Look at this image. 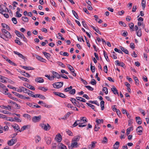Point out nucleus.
Here are the masks:
<instances>
[{
	"label": "nucleus",
	"instance_id": "1",
	"mask_svg": "<svg viewBox=\"0 0 149 149\" xmlns=\"http://www.w3.org/2000/svg\"><path fill=\"white\" fill-rule=\"evenodd\" d=\"M1 31L3 35H1V38L5 40L6 41H8V39H10L12 37L10 33L7 30L4 29H2Z\"/></svg>",
	"mask_w": 149,
	"mask_h": 149
},
{
	"label": "nucleus",
	"instance_id": "2",
	"mask_svg": "<svg viewBox=\"0 0 149 149\" xmlns=\"http://www.w3.org/2000/svg\"><path fill=\"white\" fill-rule=\"evenodd\" d=\"M63 82H57L54 83L53 84L54 87L56 88H61L63 85Z\"/></svg>",
	"mask_w": 149,
	"mask_h": 149
},
{
	"label": "nucleus",
	"instance_id": "3",
	"mask_svg": "<svg viewBox=\"0 0 149 149\" xmlns=\"http://www.w3.org/2000/svg\"><path fill=\"white\" fill-rule=\"evenodd\" d=\"M41 118V116L40 115L38 116H34L32 117V120L34 123H36L39 121Z\"/></svg>",
	"mask_w": 149,
	"mask_h": 149
},
{
	"label": "nucleus",
	"instance_id": "4",
	"mask_svg": "<svg viewBox=\"0 0 149 149\" xmlns=\"http://www.w3.org/2000/svg\"><path fill=\"white\" fill-rule=\"evenodd\" d=\"M17 141V139H12L8 141V144L9 146H12L16 143Z\"/></svg>",
	"mask_w": 149,
	"mask_h": 149
},
{
	"label": "nucleus",
	"instance_id": "5",
	"mask_svg": "<svg viewBox=\"0 0 149 149\" xmlns=\"http://www.w3.org/2000/svg\"><path fill=\"white\" fill-rule=\"evenodd\" d=\"M53 93L54 95L62 98H65L66 97V95H64V94L63 93H61L59 92H53Z\"/></svg>",
	"mask_w": 149,
	"mask_h": 149
},
{
	"label": "nucleus",
	"instance_id": "6",
	"mask_svg": "<svg viewBox=\"0 0 149 149\" xmlns=\"http://www.w3.org/2000/svg\"><path fill=\"white\" fill-rule=\"evenodd\" d=\"M41 126L42 128L45 130H48L51 128L48 124H47V125L45 124H42Z\"/></svg>",
	"mask_w": 149,
	"mask_h": 149
},
{
	"label": "nucleus",
	"instance_id": "7",
	"mask_svg": "<svg viewBox=\"0 0 149 149\" xmlns=\"http://www.w3.org/2000/svg\"><path fill=\"white\" fill-rule=\"evenodd\" d=\"M55 140L58 142H60L62 140V136L60 134H58L55 138Z\"/></svg>",
	"mask_w": 149,
	"mask_h": 149
},
{
	"label": "nucleus",
	"instance_id": "8",
	"mask_svg": "<svg viewBox=\"0 0 149 149\" xmlns=\"http://www.w3.org/2000/svg\"><path fill=\"white\" fill-rule=\"evenodd\" d=\"M77 143V142L74 141L72 142V141L71 145L70 146H69V148L72 149L73 148H77L78 146Z\"/></svg>",
	"mask_w": 149,
	"mask_h": 149
},
{
	"label": "nucleus",
	"instance_id": "9",
	"mask_svg": "<svg viewBox=\"0 0 149 149\" xmlns=\"http://www.w3.org/2000/svg\"><path fill=\"white\" fill-rule=\"evenodd\" d=\"M70 100L74 105L79 107H80V106H78V104H79V103L77 101L76 99L71 98H70Z\"/></svg>",
	"mask_w": 149,
	"mask_h": 149
},
{
	"label": "nucleus",
	"instance_id": "10",
	"mask_svg": "<svg viewBox=\"0 0 149 149\" xmlns=\"http://www.w3.org/2000/svg\"><path fill=\"white\" fill-rule=\"evenodd\" d=\"M52 73L53 75V77H54V78L55 77L57 78V79L61 78V75H60L58 73L54 71H53Z\"/></svg>",
	"mask_w": 149,
	"mask_h": 149
},
{
	"label": "nucleus",
	"instance_id": "11",
	"mask_svg": "<svg viewBox=\"0 0 149 149\" xmlns=\"http://www.w3.org/2000/svg\"><path fill=\"white\" fill-rule=\"evenodd\" d=\"M24 86L27 88L32 90L34 91L35 89V88L34 86L28 84L26 83L25 85H24Z\"/></svg>",
	"mask_w": 149,
	"mask_h": 149
},
{
	"label": "nucleus",
	"instance_id": "12",
	"mask_svg": "<svg viewBox=\"0 0 149 149\" xmlns=\"http://www.w3.org/2000/svg\"><path fill=\"white\" fill-rule=\"evenodd\" d=\"M97 143L96 141H92L91 143V144L89 145L88 146V148L90 149H93L94 148L95 146V144Z\"/></svg>",
	"mask_w": 149,
	"mask_h": 149
},
{
	"label": "nucleus",
	"instance_id": "13",
	"mask_svg": "<svg viewBox=\"0 0 149 149\" xmlns=\"http://www.w3.org/2000/svg\"><path fill=\"white\" fill-rule=\"evenodd\" d=\"M34 97H39L41 99L43 100H44L46 99L45 97L44 96L39 94H37L35 95Z\"/></svg>",
	"mask_w": 149,
	"mask_h": 149
},
{
	"label": "nucleus",
	"instance_id": "14",
	"mask_svg": "<svg viewBox=\"0 0 149 149\" xmlns=\"http://www.w3.org/2000/svg\"><path fill=\"white\" fill-rule=\"evenodd\" d=\"M80 138V135H78L77 136H75L72 139V142L73 141L74 142L78 141Z\"/></svg>",
	"mask_w": 149,
	"mask_h": 149
},
{
	"label": "nucleus",
	"instance_id": "15",
	"mask_svg": "<svg viewBox=\"0 0 149 149\" xmlns=\"http://www.w3.org/2000/svg\"><path fill=\"white\" fill-rule=\"evenodd\" d=\"M111 90L114 94H117L119 95L118 91L114 86H113V87L111 88Z\"/></svg>",
	"mask_w": 149,
	"mask_h": 149
},
{
	"label": "nucleus",
	"instance_id": "16",
	"mask_svg": "<svg viewBox=\"0 0 149 149\" xmlns=\"http://www.w3.org/2000/svg\"><path fill=\"white\" fill-rule=\"evenodd\" d=\"M35 57L39 61L42 62H45V61H46L45 59H44L41 56L37 55L35 54Z\"/></svg>",
	"mask_w": 149,
	"mask_h": 149
},
{
	"label": "nucleus",
	"instance_id": "17",
	"mask_svg": "<svg viewBox=\"0 0 149 149\" xmlns=\"http://www.w3.org/2000/svg\"><path fill=\"white\" fill-rule=\"evenodd\" d=\"M35 81L38 83H43L44 81L43 79L41 77L36 78L35 79Z\"/></svg>",
	"mask_w": 149,
	"mask_h": 149
},
{
	"label": "nucleus",
	"instance_id": "18",
	"mask_svg": "<svg viewBox=\"0 0 149 149\" xmlns=\"http://www.w3.org/2000/svg\"><path fill=\"white\" fill-rule=\"evenodd\" d=\"M7 78L2 76L0 79V81L3 83H6L7 82Z\"/></svg>",
	"mask_w": 149,
	"mask_h": 149
},
{
	"label": "nucleus",
	"instance_id": "19",
	"mask_svg": "<svg viewBox=\"0 0 149 149\" xmlns=\"http://www.w3.org/2000/svg\"><path fill=\"white\" fill-rule=\"evenodd\" d=\"M3 109H5L6 110H10L11 109V107L9 105H8L7 106H5L3 105L0 106Z\"/></svg>",
	"mask_w": 149,
	"mask_h": 149
},
{
	"label": "nucleus",
	"instance_id": "20",
	"mask_svg": "<svg viewBox=\"0 0 149 149\" xmlns=\"http://www.w3.org/2000/svg\"><path fill=\"white\" fill-rule=\"evenodd\" d=\"M143 129L141 126H140L138 127L136 129L137 133H141L142 132Z\"/></svg>",
	"mask_w": 149,
	"mask_h": 149
},
{
	"label": "nucleus",
	"instance_id": "21",
	"mask_svg": "<svg viewBox=\"0 0 149 149\" xmlns=\"http://www.w3.org/2000/svg\"><path fill=\"white\" fill-rule=\"evenodd\" d=\"M21 67L23 69L28 70H34V68L29 66H22Z\"/></svg>",
	"mask_w": 149,
	"mask_h": 149
},
{
	"label": "nucleus",
	"instance_id": "22",
	"mask_svg": "<svg viewBox=\"0 0 149 149\" xmlns=\"http://www.w3.org/2000/svg\"><path fill=\"white\" fill-rule=\"evenodd\" d=\"M120 48L123 52L127 54H128L129 52L127 49H125L124 47L121 46H120Z\"/></svg>",
	"mask_w": 149,
	"mask_h": 149
},
{
	"label": "nucleus",
	"instance_id": "23",
	"mask_svg": "<svg viewBox=\"0 0 149 149\" xmlns=\"http://www.w3.org/2000/svg\"><path fill=\"white\" fill-rule=\"evenodd\" d=\"M120 146V143L118 141H116L113 145L114 149H118Z\"/></svg>",
	"mask_w": 149,
	"mask_h": 149
},
{
	"label": "nucleus",
	"instance_id": "24",
	"mask_svg": "<svg viewBox=\"0 0 149 149\" xmlns=\"http://www.w3.org/2000/svg\"><path fill=\"white\" fill-rule=\"evenodd\" d=\"M76 99L77 100L85 102H86V100L84 98L81 97H76Z\"/></svg>",
	"mask_w": 149,
	"mask_h": 149
},
{
	"label": "nucleus",
	"instance_id": "25",
	"mask_svg": "<svg viewBox=\"0 0 149 149\" xmlns=\"http://www.w3.org/2000/svg\"><path fill=\"white\" fill-rule=\"evenodd\" d=\"M1 26L3 28H6L7 30L8 31H9L10 30L9 27L5 23H2Z\"/></svg>",
	"mask_w": 149,
	"mask_h": 149
},
{
	"label": "nucleus",
	"instance_id": "26",
	"mask_svg": "<svg viewBox=\"0 0 149 149\" xmlns=\"http://www.w3.org/2000/svg\"><path fill=\"white\" fill-rule=\"evenodd\" d=\"M11 103L15 105V108L17 109H19L20 108V106L19 104H17L15 102H13L11 101L10 102Z\"/></svg>",
	"mask_w": 149,
	"mask_h": 149
},
{
	"label": "nucleus",
	"instance_id": "27",
	"mask_svg": "<svg viewBox=\"0 0 149 149\" xmlns=\"http://www.w3.org/2000/svg\"><path fill=\"white\" fill-rule=\"evenodd\" d=\"M72 89V86H70L69 87H67L65 88L64 89V91L65 92H70Z\"/></svg>",
	"mask_w": 149,
	"mask_h": 149
},
{
	"label": "nucleus",
	"instance_id": "28",
	"mask_svg": "<svg viewBox=\"0 0 149 149\" xmlns=\"http://www.w3.org/2000/svg\"><path fill=\"white\" fill-rule=\"evenodd\" d=\"M19 39L18 38H16V39L15 40V42L19 45H22V43L19 40Z\"/></svg>",
	"mask_w": 149,
	"mask_h": 149
},
{
	"label": "nucleus",
	"instance_id": "29",
	"mask_svg": "<svg viewBox=\"0 0 149 149\" xmlns=\"http://www.w3.org/2000/svg\"><path fill=\"white\" fill-rule=\"evenodd\" d=\"M12 127L15 129H16L19 131L20 130V128L18 125L17 124H15L14 125H12Z\"/></svg>",
	"mask_w": 149,
	"mask_h": 149
},
{
	"label": "nucleus",
	"instance_id": "30",
	"mask_svg": "<svg viewBox=\"0 0 149 149\" xmlns=\"http://www.w3.org/2000/svg\"><path fill=\"white\" fill-rule=\"evenodd\" d=\"M18 77L20 79H22V80H23L24 81H26V82H29V81L28 80V79H27V78L24 77H21V76H19Z\"/></svg>",
	"mask_w": 149,
	"mask_h": 149
},
{
	"label": "nucleus",
	"instance_id": "31",
	"mask_svg": "<svg viewBox=\"0 0 149 149\" xmlns=\"http://www.w3.org/2000/svg\"><path fill=\"white\" fill-rule=\"evenodd\" d=\"M141 119V118L139 117H136V121L139 124H141L142 123V121L141 120H140Z\"/></svg>",
	"mask_w": 149,
	"mask_h": 149
},
{
	"label": "nucleus",
	"instance_id": "32",
	"mask_svg": "<svg viewBox=\"0 0 149 149\" xmlns=\"http://www.w3.org/2000/svg\"><path fill=\"white\" fill-rule=\"evenodd\" d=\"M29 126V125H25L23 126L21 128V130H19V132H21L25 130Z\"/></svg>",
	"mask_w": 149,
	"mask_h": 149
},
{
	"label": "nucleus",
	"instance_id": "33",
	"mask_svg": "<svg viewBox=\"0 0 149 149\" xmlns=\"http://www.w3.org/2000/svg\"><path fill=\"white\" fill-rule=\"evenodd\" d=\"M137 35L139 37H141L142 35V33L141 29H139L137 31H136Z\"/></svg>",
	"mask_w": 149,
	"mask_h": 149
},
{
	"label": "nucleus",
	"instance_id": "34",
	"mask_svg": "<svg viewBox=\"0 0 149 149\" xmlns=\"http://www.w3.org/2000/svg\"><path fill=\"white\" fill-rule=\"evenodd\" d=\"M42 53L47 58L50 57L51 55L49 54L44 52H43Z\"/></svg>",
	"mask_w": 149,
	"mask_h": 149
},
{
	"label": "nucleus",
	"instance_id": "35",
	"mask_svg": "<svg viewBox=\"0 0 149 149\" xmlns=\"http://www.w3.org/2000/svg\"><path fill=\"white\" fill-rule=\"evenodd\" d=\"M89 103L92 104H95L97 105L98 106H99L100 105L99 103H98L97 101V100L95 101H91L90 100L88 101Z\"/></svg>",
	"mask_w": 149,
	"mask_h": 149
},
{
	"label": "nucleus",
	"instance_id": "36",
	"mask_svg": "<svg viewBox=\"0 0 149 149\" xmlns=\"http://www.w3.org/2000/svg\"><path fill=\"white\" fill-rule=\"evenodd\" d=\"M86 104L90 107L91 108L93 109L94 111H96L95 109V107L94 105H92L91 104H90L89 103L86 102Z\"/></svg>",
	"mask_w": 149,
	"mask_h": 149
},
{
	"label": "nucleus",
	"instance_id": "37",
	"mask_svg": "<svg viewBox=\"0 0 149 149\" xmlns=\"http://www.w3.org/2000/svg\"><path fill=\"white\" fill-rule=\"evenodd\" d=\"M59 147L60 149H67L66 146L62 143H60Z\"/></svg>",
	"mask_w": 149,
	"mask_h": 149
},
{
	"label": "nucleus",
	"instance_id": "38",
	"mask_svg": "<svg viewBox=\"0 0 149 149\" xmlns=\"http://www.w3.org/2000/svg\"><path fill=\"white\" fill-rule=\"evenodd\" d=\"M67 65L68 67V68L69 70H70V71L71 72H73V71L74 70V69L73 67L69 64H67Z\"/></svg>",
	"mask_w": 149,
	"mask_h": 149
},
{
	"label": "nucleus",
	"instance_id": "39",
	"mask_svg": "<svg viewBox=\"0 0 149 149\" xmlns=\"http://www.w3.org/2000/svg\"><path fill=\"white\" fill-rule=\"evenodd\" d=\"M22 19L23 21L25 22H28L29 21L28 18L25 16L22 17Z\"/></svg>",
	"mask_w": 149,
	"mask_h": 149
},
{
	"label": "nucleus",
	"instance_id": "40",
	"mask_svg": "<svg viewBox=\"0 0 149 149\" xmlns=\"http://www.w3.org/2000/svg\"><path fill=\"white\" fill-rule=\"evenodd\" d=\"M5 118H6V120L8 121H10L11 122L15 121V120L14 118V119L13 118L8 117H6Z\"/></svg>",
	"mask_w": 149,
	"mask_h": 149
},
{
	"label": "nucleus",
	"instance_id": "41",
	"mask_svg": "<svg viewBox=\"0 0 149 149\" xmlns=\"http://www.w3.org/2000/svg\"><path fill=\"white\" fill-rule=\"evenodd\" d=\"M91 27L94 30H95V31L96 32H97V33H99V34H100V35H101V33L99 31V29H95V27L93 26L92 25H91Z\"/></svg>",
	"mask_w": 149,
	"mask_h": 149
},
{
	"label": "nucleus",
	"instance_id": "42",
	"mask_svg": "<svg viewBox=\"0 0 149 149\" xmlns=\"http://www.w3.org/2000/svg\"><path fill=\"white\" fill-rule=\"evenodd\" d=\"M134 24L133 23H131L129 24V26L130 29H132V31H134Z\"/></svg>",
	"mask_w": 149,
	"mask_h": 149
},
{
	"label": "nucleus",
	"instance_id": "43",
	"mask_svg": "<svg viewBox=\"0 0 149 149\" xmlns=\"http://www.w3.org/2000/svg\"><path fill=\"white\" fill-rule=\"evenodd\" d=\"M23 116L24 117H26L28 119L30 120L31 119V116L29 114H24L23 115Z\"/></svg>",
	"mask_w": 149,
	"mask_h": 149
},
{
	"label": "nucleus",
	"instance_id": "44",
	"mask_svg": "<svg viewBox=\"0 0 149 149\" xmlns=\"http://www.w3.org/2000/svg\"><path fill=\"white\" fill-rule=\"evenodd\" d=\"M22 73L23 74H22L26 77H30V75L28 73L26 72L25 71L22 72Z\"/></svg>",
	"mask_w": 149,
	"mask_h": 149
},
{
	"label": "nucleus",
	"instance_id": "45",
	"mask_svg": "<svg viewBox=\"0 0 149 149\" xmlns=\"http://www.w3.org/2000/svg\"><path fill=\"white\" fill-rule=\"evenodd\" d=\"M24 87H19V88L17 89V91L18 92H21L22 91H23Z\"/></svg>",
	"mask_w": 149,
	"mask_h": 149
},
{
	"label": "nucleus",
	"instance_id": "46",
	"mask_svg": "<svg viewBox=\"0 0 149 149\" xmlns=\"http://www.w3.org/2000/svg\"><path fill=\"white\" fill-rule=\"evenodd\" d=\"M60 54L61 55L66 56H68L69 55L68 53L67 52H64L63 53L62 52H60Z\"/></svg>",
	"mask_w": 149,
	"mask_h": 149
},
{
	"label": "nucleus",
	"instance_id": "47",
	"mask_svg": "<svg viewBox=\"0 0 149 149\" xmlns=\"http://www.w3.org/2000/svg\"><path fill=\"white\" fill-rule=\"evenodd\" d=\"M76 93V90L75 89H72L69 92V93L70 94L74 95Z\"/></svg>",
	"mask_w": 149,
	"mask_h": 149
},
{
	"label": "nucleus",
	"instance_id": "48",
	"mask_svg": "<svg viewBox=\"0 0 149 149\" xmlns=\"http://www.w3.org/2000/svg\"><path fill=\"white\" fill-rule=\"evenodd\" d=\"M46 140V143L48 145H49L50 144L51 142V139L50 138L48 137L47 138V139Z\"/></svg>",
	"mask_w": 149,
	"mask_h": 149
},
{
	"label": "nucleus",
	"instance_id": "49",
	"mask_svg": "<svg viewBox=\"0 0 149 149\" xmlns=\"http://www.w3.org/2000/svg\"><path fill=\"white\" fill-rule=\"evenodd\" d=\"M72 13L73 15H74V16L77 19H78V16L76 12L74 10H72Z\"/></svg>",
	"mask_w": 149,
	"mask_h": 149
},
{
	"label": "nucleus",
	"instance_id": "50",
	"mask_svg": "<svg viewBox=\"0 0 149 149\" xmlns=\"http://www.w3.org/2000/svg\"><path fill=\"white\" fill-rule=\"evenodd\" d=\"M102 91L104 92L106 94H107L108 93V91L107 88L106 87H104L102 89Z\"/></svg>",
	"mask_w": 149,
	"mask_h": 149
},
{
	"label": "nucleus",
	"instance_id": "51",
	"mask_svg": "<svg viewBox=\"0 0 149 149\" xmlns=\"http://www.w3.org/2000/svg\"><path fill=\"white\" fill-rule=\"evenodd\" d=\"M108 142V139L106 137H104L103 138V140L102 141V143H107Z\"/></svg>",
	"mask_w": 149,
	"mask_h": 149
},
{
	"label": "nucleus",
	"instance_id": "52",
	"mask_svg": "<svg viewBox=\"0 0 149 149\" xmlns=\"http://www.w3.org/2000/svg\"><path fill=\"white\" fill-rule=\"evenodd\" d=\"M45 77L48 78L50 80H53L54 79V77H53V76H52V77H50L47 74H46L45 75Z\"/></svg>",
	"mask_w": 149,
	"mask_h": 149
},
{
	"label": "nucleus",
	"instance_id": "53",
	"mask_svg": "<svg viewBox=\"0 0 149 149\" xmlns=\"http://www.w3.org/2000/svg\"><path fill=\"white\" fill-rule=\"evenodd\" d=\"M91 70L92 72H95V67L92 65V63H91Z\"/></svg>",
	"mask_w": 149,
	"mask_h": 149
},
{
	"label": "nucleus",
	"instance_id": "54",
	"mask_svg": "<svg viewBox=\"0 0 149 149\" xmlns=\"http://www.w3.org/2000/svg\"><path fill=\"white\" fill-rule=\"evenodd\" d=\"M131 128H133L132 127L128 128L127 130L126 134L127 135L130 134Z\"/></svg>",
	"mask_w": 149,
	"mask_h": 149
},
{
	"label": "nucleus",
	"instance_id": "55",
	"mask_svg": "<svg viewBox=\"0 0 149 149\" xmlns=\"http://www.w3.org/2000/svg\"><path fill=\"white\" fill-rule=\"evenodd\" d=\"M67 22L68 24L70 26L72 27V28L73 29L74 28V26L73 24L71 23V22L69 20V19H67Z\"/></svg>",
	"mask_w": 149,
	"mask_h": 149
},
{
	"label": "nucleus",
	"instance_id": "56",
	"mask_svg": "<svg viewBox=\"0 0 149 149\" xmlns=\"http://www.w3.org/2000/svg\"><path fill=\"white\" fill-rule=\"evenodd\" d=\"M27 94L31 97H34L35 95H33V93L30 90Z\"/></svg>",
	"mask_w": 149,
	"mask_h": 149
},
{
	"label": "nucleus",
	"instance_id": "57",
	"mask_svg": "<svg viewBox=\"0 0 149 149\" xmlns=\"http://www.w3.org/2000/svg\"><path fill=\"white\" fill-rule=\"evenodd\" d=\"M80 120L81 122H87V121L86 119V118L85 117H81L80 118Z\"/></svg>",
	"mask_w": 149,
	"mask_h": 149
},
{
	"label": "nucleus",
	"instance_id": "58",
	"mask_svg": "<svg viewBox=\"0 0 149 149\" xmlns=\"http://www.w3.org/2000/svg\"><path fill=\"white\" fill-rule=\"evenodd\" d=\"M12 20L13 22V23L15 24H16L17 23V19L15 17H13L12 19Z\"/></svg>",
	"mask_w": 149,
	"mask_h": 149
},
{
	"label": "nucleus",
	"instance_id": "59",
	"mask_svg": "<svg viewBox=\"0 0 149 149\" xmlns=\"http://www.w3.org/2000/svg\"><path fill=\"white\" fill-rule=\"evenodd\" d=\"M141 5L143 9H144L146 6V2L144 0H142L141 2Z\"/></svg>",
	"mask_w": 149,
	"mask_h": 149
},
{
	"label": "nucleus",
	"instance_id": "60",
	"mask_svg": "<svg viewBox=\"0 0 149 149\" xmlns=\"http://www.w3.org/2000/svg\"><path fill=\"white\" fill-rule=\"evenodd\" d=\"M100 128L99 127L98 125H96L94 128V131L96 132L98 131Z\"/></svg>",
	"mask_w": 149,
	"mask_h": 149
},
{
	"label": "nucleus",
	"instance_id": "61",
	"mask_svg": "<svg viewBox=\"0 0 149 149\" xmlns=\"http://www.w3.org/2000/svg\"><path fill=\"white\" fill-rule=\"evenodd\" d=\"M90 83L92 85H94L96 84V82L95 79H92Z\"/></svg>",
	"mask_w": 149,
	"mask_h": 149
},
{
	"label": "nucleus",
	"instance_id": "62",
	"mask_svg": "<svg viewBox=\"0 0 149 149\" xmlns=\"http://www.w3.org/2000/svg\"><path fill=\"white\" fill-rule=\"evenodd\" d=\"M66 132L68 135L70 136H72L73 135L72 132H71V131L70 130H66Z\"/></svg>",
	"mask_w": 149,
	"mask_h": 149
},
{
	"label": "nucleus",
	"instance_id": "63",
	"mask_svg": "<svg viewBox=\"0 0 149 149\" xmlns=\"http://www.w3.org/2000/svg\"><path fill=\"white\" fill-rule=\"evenodd\" d=\"M24 89H23V92L26 93L28 94L29 92V91H30V90L29 89L24 87Z\"/></svg>",
	"mask_w": 149,
	"mask_h": 149
},
{
	"label": "nucleus",
	"instance_id": "64",
	"mask_svg": "<svg viewBox=\"0 0 149 149\" xmlns=\"http://www.w3.org/2000/svg\"><path fill=\"white\" fill-rule=\"evenodd\" d=\"M85 87L89 90L92 91L93 90V88L90 86H86Z\"/></svg>",
	"mask_w": 149,
	"mask_h": 149
}]
</instances>
